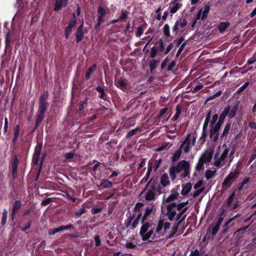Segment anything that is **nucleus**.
Masks as SVG:
<instances>
[{"instance_id":"obj_1","label":"nucleus","mask_w":256,"mask_h":256,"mask_svg":"<svg viewBox=\"0 0 256 256\" xmlns=\"http://www.w3.org/2000/svg\"><path fill=\"white\" fill-rule=\"evenodd\" d=\"M239 104L238 102H235L232 106L228 105L224 108L222 112L218 116V120L224 123L226 116L230 120L234 118L238 110Z\"/></svg>"},{"instance_id":"obj_2","label":"nucleus","mask_w":256,"mask_h":256,"mask_svg":"<svg viewBox=\"0 0 256 256\" xmlns=\"http://www.w3.org/2000/svg\"><path fill=\"white\" fill-rule=\"evenodd\" d=\"M48 96V91H45L40 97L38 100V108L36 116L44 118V114L47 110L48 105L47 100Z\"/></svg>"},{"instance_id":"obj_3","label":"nucleus","mask_w":256,"mask_h":256,"mask_svg":"<svg viewBox=\"0 0 256 256\" xmlns=\"http://www.w3.org/2000/svg\"><path fill=\"white\" fill-rule=\"evenodd\" d=\"M238 174L239 171L237 170H236L234 172H230L222 183V188L226 190L230 187L232 183L237 179Z\"/></svg>"},{"instance_id":"obj_4","label":"nucleus","mask_w":256,"mask_h":256,"mask_svg":"<svg viewBox=\"0 0 256 256\" xmlns=\"http://www.w3.org/2000/svg\"><path fill=\"white\" fill-rule=\"evenodd\" d=\"M20 164V160L16 154H13L10 161L12 168V174L14 180H15L18 176V166Z\"/></svg>"},{"instance_id":"obj_5","label":"nucleus","mask_w":256,"mask_h":256,"mask_svg":"<svg viewBox=\"0 0 256 256\" xmlns=\"http://www.w3.org/2000/svg\"><path fill=\"white\" fill-rule=\"evenodd\" d=\"M184 162V160H182L178 162L176 166H172L169 169L170 175L172 179L174 180L176 178V174L180 172L182 170V166Z\"/></svg>"},{"instance_id":"obj_6","label":"nucleus","mask_w":256,"mask_h":256,"mask_svg":"<svg viewBox=\"0 0 256 256\" xmlns=\"http://www.w3.org/2000/svg\"><path fill=\"white\" fill-rule=\"evenodd\" d=\"M176 202H172L170 204L166 206L167 212L164 214L170 221L174 220L176 214Z\"/></svg>"},{"instance_id":"obj_7","label":"nucleus","mask_w":256,"mask_h":256,"mask_svg":"<svg viewBox=\"0 0 256 256\" xmlns=\"http://www.w3.org/2000/svg\"><path fill=\"white\" fill-rule=\"evenodd\" d=\"M187 24L188 22L186 18H180L178 20L172 28L173 34H174L175 36H176L178 34L179 26L180 28H183L187 25Z\"/></svg>"},{"instance_id":"obj_8","label":"nucleus","mask_w":256,"mask_h":256,"mask_svg":"<svg viewBox=\"0 0 256 256\" xmlns=\"http://www.w3.org/2000/svg\"><path fill=\"white\" fill-rule=\"evenodd\" d=\"M229 150H230L228 148H226L224 150L220 156L214 162V166H216L217 168H220L221 166L222 162L224 161L228 156Z\"/></svg>"},{"instance_id":"obj_9","label":"nucleus","mask_w":256,"mask_h":256,"mask_svg":"<svg viewBox=\"0 0 256 256\" xmlns=\"http://www.w3.org/2000/svg\"><path fill=\"white\" fill-rule=\"evenodd\" d=\"M84 22H82L78 28L76 34V40L77 43L81 42L84 38V33L83 30Z\"/></svg>"},{"instance_id":"obj_10","label":"nucleus","mask_w":256,"mask_h":256,"mask_svg":"<svg viewBox=\"0 0 256 256\" xmlns=\"http://www.w3.org/2000/svg\"><path fill=\"white\" fill-rule=\"evenodd\" d=\"M22 206V202L20 200H16L14 203L11 213V220H14L16 215Z\"/></svg>"},{"instance_id":"obj_11","label":"nucleus","mask_w":256,"mask_h":256,"mask_svg":"<svg viewBox=\"0 0 256 256\" xmlns=\"http://www.w3.org/2000/svg\"><path fill=\"white\" fill-rule=\"evenodd\" d=\"M179 186H177V188H173L171 191V194L164 200L166 202H170L174 201L178 198L180 194L178 192Z\"/></svg>"},{"instance_id":"obj_12","label":"nucleus","mask_w":256,"mask_h":256,"mask_svg":"<svg viewBox=\"0 0 256 256\" xmlns=\"http://www.w3.org/2000/svg\"><path fill=\"white\" fill-rule=\"evenodd\" d=\"M220 136V130L214 128H210V138L214 142H216L218 141Z\"/></svg>"},{"instance_id":"obj_13","label":"nucleus","mask_w":256,"mask_h":256,"mask_svg":"<svg viewBox=\"0 0 256 256\" xmlns=\"http://www.w3.org/2000/svg\"><path fill=\"white\" fill-rule=\"evenodd\" d=\"M220 228V226L216 224V225L212 228L211 232L208 230L206 237L207 236L208 240H213Z\"/></svg>"},{"instance_id":"obj_14","label":"nucleus","mask_w":256,"mask_h":256,"mask_svg":"<svg viewBox=\"0 0 256 256\" xmlns=\"http://www.w3.org/2000/svg\"><path fill=\"white\" fill-rule=\"evenodd\" d=\"M154 205L153 204L151 207H146L145 210V212L141 219V223H144L148 218V217L152 214V213L155 211Z\"/></svg>"},{"instance_id":"obj_15","label":"nucleus","mask_w":256,"mask_h":256,"mask_svg":"<svg viewBox=\"0 0 256 256\" xmlns=\"http://www.w3.org/2000/svg\"><path fill=\"white\" fill-rule=\"evenodd\" d=\"M190 134H188L187 135L186 138L182 142V144L180 146V148H182L184 147V150L185 153H188L190 150Z\"/></svg>"},{"instance_id":"obj_16","label":"nucleus","mask_w":256,"mask_h":256,"mask_svg":"<svg viewBox=\"0 0 256 256\" xmlns=\"http://www.w3.org/2000/svg\"><path fill=\"white\" fill-rule=\"evenodd\" d=\"M186 215L185 214L184 216L183 217H182V218L172 228V230L171 231L170 233V234L168 238H172L174 234L177 232L179 226L182 224V222L185 220L186 218Z\"/></svg>"},{"instance_id":"obj_17","label":"nucleus","mask_w":256,"mask_h":256,"mask_svg":"<svg viewBox=\"0 0 256 256\" xmlns=\"http://www.w3.org/2000/svg\"><path fill=\"white\" fill-rule=\"evenodd\" d=\"M116 86L121 90L124 91L128 88V84L124 82V79L121 78L119 80L115 82Z\"/></svg>"},{"instance_id":"obj_18","label":"nucleus","mask_w":256,"mask_h":256,"mask_svg":"<svg viewBox=\"0 0 256 256\" xmlns=\"http://www.w3.org/2000/svg\"><path fill=\"white\" fill-rule=\"evenodd\" d=\"M184 162L182 166V170H184V172L182 174V176L184 178L187 176L190 177V164L188 161L184 160Z\"/></svg>"},{"instance_id":"obj_19","label":"nucleus","mask_w":256,"mask_h":256,"mask_svg":"<svg viewBox=\"0 0 256 256\" xmlns=\"http://www.w3.org/2000/svg\"><path fill=\"white\" fill-rule=\"evenodd\" d=\"M106 12L105 10L102 6H99L98 8V17H97V20L100 21L102 22H104V18L106 16Z\"/></svg>"},{"instance_id":"obj_20","label":"nucleus","mask_w":256,"mask_h":256,"mask_svg":"<svg viewBox=\"0 0 256 256\" xmlns=\"http://www.w3.org/2000/svg\"><path fill=\"white\" fill-rule=\"evenodd\" d=\"M68 4H64V0H56L54 10L55 12L60 10L62 8L66 6Z\"/></svg>"},{"instance_id":"obj_21","label":"nucleus","mask_w":256,"mask_h":256,"mask_svg":"<svg viewBox=\"0 0 256 256\" xmlns=\"http://www.w3.org/2000/svg\"><path fill=\"white\" fill-rule=\"evenodd\" d=\"M212 154L213 153L212 152L206 151L201 156L199 159H200V160L202 162L205 160V163L206 162H210L212 159Z\"/></svg>"},{"instance_id":"obj_22","label":"nucleus","mask_w":256,"mask_h":256,"mask_svg":"<svg viewBox=\"0 0 256 256\" xmlns=\"http://www.w3.org/2000/svg\"><path fill=\"white\" fill-rule=\"evenodd\" d=\"M160 184L164 187L170 185V182L167 173H164L160 178Z\"/></svg>"},{"instance_id":"obj_23","label":"nucleus","mask_w":256,"mask_h":256,"mask_svg":"<svg viewBox=\"0 0 256 256\" xmlns=\"http://www.w3.org/2000/svg\"><path fill=\"white\" fill-rule=\"evenodd\" d=\"M142 226L140 229V235L142 236L143 234H146L148 229L152 226V224L150 222H146L142 223Z\"/></svg>"},{"instance_id":"obj_24","label":"nucleus","mask_w":256,"mask_h":256,"mask_svg":"<svg viewBox=\"0 0 256 256\" xmlns=\"http://www.w3.org/2000/svg\"><path fill=\"white\" fill-rule=\"evenodd\" d=\"M154 234V230H150V231L146 232V234H143L141 238L142 240L143 241H146L148 240L150 238H152V240H154V238H156V234H154L152 236V234Z\"/></svg>"},{"instance_id":"obj_25","label":"nucleus","mask_w":256,"mask_h":256,"mask_svg":"<svg viewBox=\"0 0 256 256\" xmlns=\"http://www.w3.org/2000/svg\"><path fill=\"white\" fill-rule=\"evenodd\" d=\"M99 186H102L104 188H109L112 186V183L108 179H102Z\"/></svg>"},{"instance_id":"obj_26","label":"nucleus","mask_w":256,"mask_h":256,"mask_svg":"<svg viewBox=\"0 0 256 256\" xmlns=\"http://www.w3.org/2000/svg\"><path fill=\"white\" fill-rule=\"evenodd\" d=\"M96 64H94L92 66L88 68L85 74V78L86 80L90 78L91 74L96 70Z\"/></svg>"},{"instance_id":"obj_27","label":"nucleus","mask_w":256,"mask_h":256,"mask_svg":"<svg viewBox=\"0 0 256 256\" xmlns=\"http://www.w3.org/2000/svg\"><path fill=\"white\" fill-rule=\"evenodd\" d=\"M230 22H221L218 26V30L220 33H223L226 29L229 26Z\"/></svg>"},{"instance_id":"obj_28","label":"nucleus","mask_w":256,"mask_h":256,"mask_svg":"<svg viewBox=\"0 0 256 256\" xmlns=\"http://www.w3.org/2000/svg\"><path fill=\"white\" fill-rule=\"evenodd\" d=\"M231 124L230 122H227L223 130V132L220 136V138L221 139H223L224 137H226L228 134L229 131L230 130Z\"/></svg>"},{"instance_id":"obj_29","label":"nucleus","mask_w":256,"mask_h":256,"mask_svg":"<svg viewBox=\"0 0 256 256\" xmlns=\"http://www.w3.org/2000/svg\"><path fill=\"white\" fill-rule=\"evenodd\" d=\"M182 148H180H180L177 150H176L173 154V156L172 157V162H174L178 161L180 159L182 155Z\"/></svg>"},{"instance_id":"obj_30","label":"nucleus","mask_w":256,"mask_h":256,"mask_svg":"<svg viewBox=\"0 0 256 256\" xmlns=\"http://www.w3.org/2000/svg\"><path fill=\"white\" fill-rule=\"evenodd\" d=\"M192 187V184L190 182H188L183 186L181 194L183 196L187 195L188 192L190 191Z\"/></svg>"},{"instance_id":"obj_31","label":"nucleus","mask_w":256,"mask_h":256,"mask_svg":"<svg viewBox=\"0 0 256 256\" xmlns=\"http://www.w3.org/2000/svg\"><path fill=\"white\" fill-rule=\"evenodd\" d=\"M210 7L209 4H206L204 7V10H202V20H204L208 17V14L210 10Z\"/></svg>"},{"instance_id":"obj_32","label":"nucleus","mask_w":256,"mask_h":256,"mask_svg":"<svg viewBox=\"0 0 256 256\" xmlns=\"http://www.w3.org/2000/svg\"><path fill=\"white\" fill-rule=\"evenodd\" d=\"M176 112L174 116L172 118V120L174 122L176 121L178 118H179L182 112V107L180 104H178L176 106Z\"/></svg>"},{"instance_id":"obj_33","label":"nucleus","mask_w":256,"mask_h":256,"mask_svg":"<svg viewBox=\"0 0 256 256\" xmlns=\"http://www.w3.org/2000/svg\"><path fill=\"white\" fill-rule=\"evenodd\" d=\"M145 199L146 200L150 201L156 200L155 192L151 190H148L146 194Z\"/></svg>"},{"instance_id":"obj_34","label":"nucleus","mask_w":256,"mask_h":256,"mask_svg":"<svg viewBox=\"0 0 256 256\" xmlns=\"http://www.w3.org/2000/svg\"><path fill=\"white\" fill-rule=\"evenodd\" d=\"M96 90L100 94L99 97L101 99L106 100V94L103 88L100 86H98L96 88Z\"/></svg>"},{"instance_id":"obj_35","label":"nucleus","mask_w":256,"mask_h":256,"mask_svg":"<svg viewBox=\"0 0 256 256\" xmlns=\"http://www.w3.org/2000/svg\"><path fill=\"white\" fill-rule=\"evenodd\" d=\"M236 196V192L235 191L233 192L228 197L226 201V206L228 208L230 206L232 202Z\"/></svg>"},{"instance_id":"obj_36","label":"nucleus","mask_w":256,"mask_h":256,"mask_svg":"<svg viewBox=\"0 0 256 256\" xmlns=\"http://www.w3.org/2000/svg\"><path fill=\"white\" fill-rule=\"evenodd\" d=\"M8 216V210L6 209H4L2 214V218L1 220V225L4 226L6 222V219Z\"/></svg>"},{"instance_id":"obj_37","label":"nucleus","mask_w":256,"mask_h":256,"mask_svg":"<svg viewBox=\"0 0 256 256\" xmlns=\"http://www.w3.org/2000/svg\"><path fill=\"white\" fill-rule=\"evenodd\" d=\"M210 117H211V111L210 110L208 112V114H207L206 116V118H205V120H204V124L202 128H207L208 124L210 122Z\"/></svg>"},{"instance_id":"obj_38","label":"nucleus","mask_w":256,"mask_h":256,"mask_svg":"<svg viewBox=\"0 0 256 256\" xmlns=\"http://www.w3.org/2000/svg\"><path fill=\"white\" fill-rule=\"evenodd\" d=\"M205 164V160L201 161L200 159L198 160V162L196 164L195 169L196 171H200L204 169V164Z\"/></svg>"},{"instance_id":"obj_39","label":"nucleus","mask_w":256,"mask_h":256,"mask_svg":"<svg viewBox=\"0 0 256 256\" xmlns=\"http://www.w3.org/2000/svg\"><path fill=\"white\" fill-rule=\"evenodd\" d=\"M170 26L168 24H165L163 28L164 34L167 38L170 36Z\"/></svg>"},{"instance_id":"obj_40","label":"nucleus","mask_w":256,"mask_h":256,"mask_svg":"<svg viewBox=\"0 0 256 256\" xmlns=\"http://www.w3.org/2000/svg\"><path fill=\"white\" fill-rule=\"evenodd\" d=\"M10 32L8 30L5 36V49L6 50L8 48V46L10 44Z\"/></svg>"},{"instance_id":"obj_41","label":"nucleus","mask_w":256,"mask_h":256,"mask_svg":"<svg viewBox=\"0 0 256 256\" xmlns=\"http://www.w3.org/2000/svg\"><path fill=\"white\" fill-rule=\"evenodd\" d=\"M174 5L170 8V13L174 14L176 13L182 6V4L179 3L174 4Z\"/></svg>"},{"instance_id":"obj_42","label":"nucleus","mask_w":256,"mask_h":256,"mask_svg":"<svg viewBox=\"0 0 256 256\" xmlns=\"http://www.w3.org/2000/svg\"><path fill=\"white\" fill-rule=\"evenodd\" d=\"M164 220H163L160 219L158 220V226L156 230V233L159 234L160 232L164 227Z\"/></svg>"},{"instance_id":"obj_43","label":"nucleus","mask_w":256,"mask_h":256,"mask_svg":"<svg viewBox=\"0 0 256 256\" xmlns=\"http://www.w3.org/2000/svg\"><path fill=\"white\" fill-rule=\"evenodd\" d=\"M216 172V170H208L206 171L205 177L206 178V180H210L214 175Z\"/></svg>"},{"instance_id":"obj_44","label":"nucleus","mask_w":256,"mask_h":256,"mask_svg":"<svg viewBox=\"0 0 256 256\" xmlns=\"http://www.w3.org/2000/svg\"><path fill=\"white\" fill-rule=\"evenodd\" d=\"M187 210H188V207H185L182 210H180V212L177 214H176V221H178V222L181 220V219L182 218V217L184 216H182L186 212Z\"/></svg>"},{"instance_id":"obj_45","label":"nucleus","mask_w":256,"mask_h":256,"mask_svg":"<svg viewBox=\"0 0 256 256\" xmlns=\"http://www.w3.org/2000/svg\"><path fill=\"white\" fill-rule=\"evenodd\" d=\"M43 119V118L36 116V122L32 132H34L38 128L40 124L42 122Z\"/></svg>"},{"instance_id":"obj_46","label":"nucleus","mask_w":256,"mask_h":256,"mask_svg":"<svg viewBox=\"0 0 256 256\" xmlns=\"http://www.w3.org/2000/svg\"><path fill=\"white\" fill-rule=\"evenodd\" d=\"M140 130V128H136L134 129H133L128 132L126 135V138H130L132 137V136L136 134L137 132Z\"/></svg>"},{"instance_id":"obj_47","label":"nucleus","mask_w":256,"mask_h":256,"mask_svg":"<svg viewBox=\"0 0 256 256\" xmlns=\"http://www.w3.org/2000/svg\"><path fill=\"white\" fill-rule=\"evenodd\" d=\"M42 149V144H37L35 147L34 155L40 156L41 154Z\"/></svg>"},{"instance_id":"obj_48","label":"nucleus","mask_w":256,"mask_h":256,"mask_svg":"<svg viewBox=\"0 0 256 256\" xmlns=\"http://www.w3.org/2000/svg\"><path fill=\"white\" fill-rule=\"evenodd\" d=\"M158 61L156 60H152L150 63V68L151 72H152L154 70L157 66L156 64L158 63Z\"/></svg>"},{"instance_id":"obj_49","label":"nucleus","mask_w":256,"mask_h":256,"mask_svg":"<svg viewBox=\"0 0 256 256\" xmlns=\"http://www.w3.org/2000/svg\"><path fill=\"white\" fill-rule=\"evenodd\" d=\"M188 203V200L184 202H182L179 204L176 203V208L178 210H182L186 206Z\"/></svg>"},{"instance_id":"obj_50","label":"nucleus","mask_w":256,"mask_h":256,"mask_svg":"<svg viewBox=\"0 0 256 256\" xmlns=\"http://www.w3.org/2000/svg\"><path fill=\"white\" fill-rule=\"evenodd\" d=\"M77 20L76 16L75 14H74L72 15V17L70 19L68 26H70V27L74 28L76 25V24Z\"/></svg>"},{"instance_id":"obj_51","label":"nucleus","mask_w":256,"mask_h":256,"mask_svg":"<svg viewBox=\"0 0 256 256\" xmlns=\"http://www.w3.org/2000/svg\"><path fill=\"white\" fill-rule=\"evenodd\" d=\"M206 128H202V134L200 138V141L201 142V144H203L206 142V139L207 136V132H206Z\"/></svg>"},{"instance_id":"obj_52","label":"nucleus","mask_w":256,"mask_h":256,"mask_svg":"<svg viewBox=\"0 0 256 256\" xmlns=\"http://www.w3.org/2000/svg\"><path fill=\"white\" fill-rule=\"evenodd\" d=\"M128 12H122L120 16L118 18L119 22H126V20L128 18Z\"/></svg>"},{"instance_id":"obj_53","label":"nucleus","mask_w":256,"mask_h":256,"mask_svg":"<svg viewBox=\"0 0 256 256\" xmlns=\"http://www.w3.org/2000/svg\"><path fill=\"white\" fill-rule=\"evenodd\" d=\"M250 84L249 82H245L242 86H240V88H238L236 92L238 94H240Z\"/></svg>"},{"instance_id":"obj_54","label":"nucleus","mask_w":256,"mask_h":256,"mask_svg":"<svg viewBox=\"0 0 256 256\" xmlns=\"http://www.w3.org/2000/svg\"><path fill=\"white\" fill-rule=\"evenodd\" d=\"M186 44H187V41H186V42H184L180 46V47L178 48V50L176 52V57H178L180 54L183 51L184 48L185 47V46Z\"/></svg>"},{"instance_id":"obj_55","label":"nucleus","mask_w":256,"mask_h":256,"mask_svg":"<svg viewBox=\"0 0 256 256\" xmlns=\"http://www.w3.org/2000/svg\"><path fill=\"white\" fill-rule=\"evenodd\" d=\"M86 212V210L84 206H82V208H80L79 210H78V211H76L75 212L74 215L76 217H80L82 214L85 213Z\"/></svg>"},{"instance_id":"obj_56","label":"nucleus","mask_w":256,"mask_h":256,"mask_svg":"<svg viewBox=\"0 0 256 256\" xmlns=\"http://www.w3.org/2000/svg\"><path fill=\"white\" fill-rule=\"evenodd\" d=\"M222 90L218 91L215 94H213L212 96H209L207 98V101H210V100H214V98H216L217 97L220 96L222 94Z\"/></svg>"},{"instance_id":"obj_57","label":"nucleus","mask_w":256,"mask_h":256,"mask_svg":"<svg viewBox=\"0 0 256 256\" xmlns=\"http://www.w3.org/2000/svg\"><path fill=\"white\" fill-rule=\"evenodd\" d=\"M158 43V47L157 49L160 52H163L164 49V46L162 40V38L160 39Z\"/></svg>"},{"instance_id":"obj_58","label":"nucleus","mask_w":256,"mask_h":256,"mask_svg":"<svg viewBox=\"0 0 256 256\" xmlns=\"http://www.w3.org/2000/svg\"><path fill=\"white\" fill-rule=\"evenodd\" d=\"M158 50L157 49L156 46H153L151 48V52H150V57L152 58H154L158 52Z\"/></svg>"},{"instance_id":"obj_59","label":"nucleus","mask_w":256,"mask_h":256,"mask_svg":"<svg viewBox=\"0 0 256 256\" xmlns=\"http://www.w3.org/2000/svg\"><path fill=\"white\" fill-rule=\"evenodd\" d=\"M20 132V126L18 124L16 126L14 130V137L18 138Z\"/></svg>"},{"instance_id":"obj_60","label":"nucleus","mask_w":256,"mask_h":256,"mask_svg":"<svg viewBox=\"0 0 256 256\" xmlns=\"http://www.w3.org/2000/svg\"><path fill=\"white\" fill-rule=\"evenodd\" d=\"M144 204L142 202H137L134 208V211L140 212L141 210V208L144 206Z\"/></svg>"},{"instance_id":"obj_61","label":"nucleus","mask_w":256,"mask_h":256,"mask_svg":"<svg viewBox=\"0 0 256 256\" xmlns=\"http://www.w3.org/2000/svg\"><path fill=\"white\" fill-rule=\"evenodd\" d=\"M134 220V217L129 216L126 220H125L124 226L126 228H128L131 224L132 221Z\"/></svg>"},{"instance_id":"obj_62","label":"nucleus","mask_w":256,"mask_h":256,"mask_svg":"<svg viewBox=\"0 0 256 256\" xmlns=\"http://www.w3.org/2000/svg\"><path fill=\"white\" fill-rule=\"evenodd\" d=\"M74 156V151L70 152L66 154L64 158L66 160H69L72 159Z\"/></svg>"},{"instance_id":"obj_63","label":"nucleus","mask_w":256,"mask_h":256,"mask_svg":"<svg viewBox=\"0 0 256 256\" xmlns=\"http://www.w3.org/2000/svg\"><path fill=\"white\" fill-rule=\"evenodd\" d=\"M168 145V142H164V144H162V146H158L156 148V150L157 152L162 151V150H165L167 148Z\"/></svg>"},{"instance_id":"obj_64","label":"nucleus","mask_w":256,"mask_h":256,"mask_svg":"<svg viewBox=\"0 0 256 256\" xmlns=\"http://www.w3.org/2000/svg\"><path fill=\"white\" fill-rule=\"evenodd\" d=\"M189 256H200V252L198 249L192 250Z\"/></svg>"}]
</instances>
